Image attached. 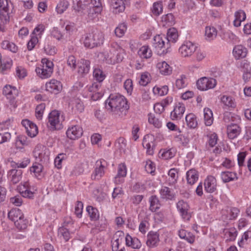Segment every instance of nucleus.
I'll return each instance as SVG.
<instances>
[{"label":"nucleus","mask_w":251,"mask_h":251,"mask_svg":"<svg viewBox=\"0 0 251 251\" xmlns=\"http://www.w3.org/2000/svg\"><path fill=\"white\" fill-rule=\"evenodd\" d=\"M105 107L116 115L123 116L129 108L127 101L123 96L119 94H111L105 101Z\"/></svg>","instance_id":"nucleus-1"},{"label":"nucleus","mask_w":251,"mask_h":251,"mask_svg":"<svg viewBox=\"0 0 251 251\" xmlns=\"http://www.w3.org/2000/svg\"><path fill=\"white\" fill-rule=\"evenodd\" d=\"M103 40L102 33L96 30L87 35L84 41V45L85 47L91 49L102 44Z\"/></svg>","instance_id":"nucleus-2"},{"label":"nucleus","mask_w":251,"mask_h":251,"mask_svg":"<svg viewBox=\"0 0 251 251\" xmlns=\"http://www.w3.org/2000/svg\"><path fill=\"white\" fill-rule=\"evenodd\" d=\"M153 46L157 54H164L168 52L170 48V43L167 42V39L163 35H156L154 38Z\"/></svg>","instance_id":"nucleus-3"},{"label":"nucleus","mask_w":251,"mask_h":251,"mask_svg":"<svg viewBox=\"0 0 251 251\" xmlns=\"http://www.w3.org/2000/svg\"><path fill=\"white\" fill-rule=\"evenodd\" d=\"M41 67L36 69L37 74L42 78H46L51 76L53 72V64L47 58L42 60Z\"/></svg>","instance_id":"nucleus-4"},{"label":"nucleus","mask_w":251,"mask_h":251,"mask_svg":"<svg viewBox=\"0 0 251 251\" xmlns=\"http://www.w3.org/2000/svg\"><path fill=\"white\" fill-rule=\"evenodd\" d=\"M64 120L63 117H60V113L58 111H52L49 115V127L52 129H60L62 128V122Z\"/></svg>","instance_id":"nucleus-5"},{"label":"nucleus","mask_w":251,"mask_h":251,"mask_svg":"<svg viewBox=\"0 0 251 251\" xmlns=\"http://www.w3.org/2000/svg\"><path fill=\"white\" fill-rule=\"evenodd\" d=\"M216 84L217 81L215 79L203 77L197 81V86L199 90L205 91L214 88L216 86Z\"/></svg>","instance_id":"nucleus-6"},{"label":"nucleus","mask_w":251,"mask_h":251,"mask_svg":"<svg viewBox=\"0 0 251 251\" xmlns=\"http://www.w3.org/2000/svg\"><path fill=\"white\" fill-rule=\"evenodd\" d=\"M197 46L190 41H185L179 49L182 56L186 57L191 56L196 51Z\"/></svg>","instance_id":"nucleus-7"},{"label":"nucleus","mask_w":251,"mask_h":251,"mask_svg":"<svg viewBox=\"0 0 251 251\" xmlns=\"http://www.w3.org/2000/svg\"><path fill=\"white\" fill-rule=\"evenodd\" d=\"M113 55L109 57L108 54L104 53H101L100 55L104 57V59L107 63H114L116 60L117 62L122 61L124 58V50L119 47H117V49L116 50H113Z\"/></svg>","instance_id":"nucleus-8"},{"label":"nucleus","mask_w":251,"mask_h":251,"mask_svg":"<svg viewBox=\"0 0 251 251\" xmlns=\"http://www.w3.org/2000/svg\"><path fill=\"white\" fill-rule=\"evenodd\" d=\"M48 153V150L42 145L36 146L33 151V155L36 160L40 162L49 159Z\"/></svg>","instance_id":"nucleus-9"},{"label":"nucleus","mask_w":251,"mask_h":251,"mask_svg":"<svg viewBox=\"0 0 251 251\" xmlns=\"http://www.w3.org/2000/svg\"><path fill=\"white\" fill-rule=\"evenodd\" d=\"M154 137L152 134H147L144 137L142 145L147 149V153L149 155H152L154 153Z\"/></svg>","instance_id":"nucleus-10"},{"label":"nucleus","mask_w":251,"mask_h":251,"mask_svg":"<svg viewBox=\"0 0 251 251\" xmlns=\"http://www.w3.org/2000/svg\"><path fill=\"white\" fill-rule=\"evenodd\" d=\"M176 207L183 219L187 221L190 220L191 216L188 212L189 207L187 202L183 200L179 201L176 204Z\"/></svg>","instance_id":"nucleus-11"},{"label":"nucleus","mask_w":251,"mask_h":251,"mask_svg":"<svg viewBox=\"0 0 251 251\" xmlns=\"http://www.w3.org/2000/svg\"><path fill=\"white\" fill-rule=\"evenodd\" d=\"M23 171L21 170L13 169L7 172V176L10 182L13 184L19 183L22 178Z\"/></svg>","instance_id":"nucleus-12"},{"label":"nucleus","mask_w":251,"mask_h":251,"mask_svg":"<svg viewBox=\"0 0 251 251\" xmlns=\"http://www.w3.org/2000/svg\"><path fill=\"white\" fill-rule=\"evenodd\" d=\"M22 124L26 129L27 135L30 137H35L38 133V128L35 124L28 120H23Z\"/></svg>","instance_id":"nucleus-13"},{"label":"nucleus","mask_w":251,"mask_h":251,"mask_svg":"<svg viewBox=\"0 0 251 251\" xmlns=\"http://www.w3.org/2000/svg\"><path fill=\"white\" fill-rule=\"evenodd\" d=\"M104 166L102 165L101 160H98L96 163V167L93 173L91 175V178L93 180H99L104 174Z\"/></svg>","instance_id":"nucleus-14"},{"label":"nucleus","mask_w":251,"mask_h":251,"mask_svg":"<svg viewBox=\"0 0 251 251\" xmlns=\"http://www.w3.org/2000/svg\"><path fill=\"white\" fill-rule=\"evenodd\" d=\"M82 133V128L77 126L69 128L66 132L67 137L72 140H75L80 137Z\"/></svg>","instance_id":"nucleus-15"},{"label":"nucleus","mask_w":251,"mask_h":251,"mask_svg":"<svg viewBox=\"0 0 251 251\" xmlns=\"http://www.w3.org/2000/svg\"><path fill=\"white\" fill-rule=\"evenodd\" d=\"M46 90L50 93L57 94L62 90V84L60 82L55 79H51L46 83Z\"/></svg>","instance_id":"nucleus-16"},{"label":"nucleus","mask_w":251,"mask_h":251,"mask_svg":"<svg viewBox=\"0 0 251 251\" xmlns=\"http://www.w3.org/2000/svg\"><path fill=\"white\" fill-rule=\"evenodd\" d=\"M205 190L207 192L213 193L216 190L217 181L213 176H208L204 182Z\"/></svg>","instance_id":"nucleus-17"},{"label":"nucleus","mask_w":251,"mask_h":251,"mask_svg":"<svg viewBox=\"0 0 251 251\" xmlns=\"http://www.w3.org/2000/svg\"><path fill=\"white\" fill-rule=\"evenodd\" d=\"M184 105L181 103L176 104L174 110L171 113V118L173 120L181 118L185 111Z\"/></svg>","instance_id":"nucleus-18"},{"label":"nucleus","mask_w":251,"mask_h":251,"mask_svg":"<svg viewBox=\"0 0 251 251\" xmlns=\"http://www.w3.org/2000/svg\"><path fill=\"white\" fill-rule=\"evenodd\" d=\"M159 241V234L156 232L150 231L147 235L146 244L150 248H154L157 246Z\"/></svg>","instance_id":"nucleus-19"},{"label":"nucleus","mask_w":251,"mask_h":251,"mask_svg":"<svg viewBox=\"0 0 251 251\" xmlns=\"http://www.w3.org/2000/svg\"><path fill=\"white\" fill-rule=\"evenodd\" d=\"M126 175V168L124 163H121L119 165L118 168V173L115 177L114 182L116 184H120L123 182L124 177Z\"/></svg>","instance_id":"nucleus-20"},{"label":"nucleus","mask_w":251,"mask_h":251,"mask_svg":"<svg viewBox=\"0 0 251 251\" xmlns=\"http://www.w3.org/2000/svg\"><path fill=\"white\" fill-rule=\"evenodd\" d=\"M74 9L78 12H83L90 6V0H74Z\"/></svg>","instance_id":"nucleus-21"},{"label":"nucleus","mask_w":251,"mask_h":251,"mask_svg":"<svg viewBox=\"0 0 251 251\" xmlns=\"http://www.w3.org/2000/svg\"><path fill=\"white\" fill-rule=\"evenodd\" d=\"M241 128L236 124H232L227 127V134L229 139H233L240 133Z\"/></svg>","instance_id":"nucleus-22"},{"label":"nucleus","mask_w":251,"mask_h":251,"mask_svg":"<svg viewBox=\"0 0 251 251\" xmlns=\"http://www.w3.org/2000/svg\"><path fill=\"white\" fill-rule=\"evenodd\" d=\"M159 72L163 75H168L172 73V68L165 61L158 62L156 65Z\"/></svg>","instance_id":"nucleus-23"},{"label":"nucleus","mask_w":251,"mask_h":251,"mask_svg":"<svg viewBox=\"0 0 251 251\" xmlns=\"http://www.w3.org/2000/svg\"><path fill=\"white\" fill-rule=\"evenodd\" d=\"M90 70V61L85 59H81L78 63V73L83 76L87 74Z\"/></svg>","instance_id":"nucleus-24"},{"label":"nucleus","mask_w":251,"mask_h":251,"mask_svg":"<svg viewBox=\"0 0 251 251\" xmlns=\"http://www.w3.org/2000/svg\"><path fill=\"white\" fill-rule=\"evenodd\" d=\"M3 94L6 97L7 99H9L10 105L14 108L16 107L15 97L13 95V90L11 86L6 85L4 86L3 88Z\"/></svg>","instance_id":"nucleus-25"},{"label":"nucleus","mask_w":251,"mask_h":251,"mask_svg":"<svg viewBox=\"0 0 251 251\" xmlns=\"http://www.w3.org/2000/svg\"><path fill=\"white\" fill-rule=\"evenodd\" d=\"M24 214L22 213L21 210L18 208L12 209L8 213V218L15 223L17 221L22 218L23 217Z\"/></svg>","instance_id":"nucleus-26"},{"label":"nucleus","mask_w":251,"mask_h":251,"mask_svg":"<svg viewBox=\"0 0 251 251\" xmlns=\"http://www.w3.org/2000/svg\"><path fill=\"white\" fill-rule=\"evenodd\" d=\"M247 53V49L242 45L235 46L233 50V55L236 59L246 57Z\"/></svg>","instance_id":"nucleus-27"},{"label":"nucleus","mask_w":251,"mask_h":251,"mask_svg":"<svg viewBox=\"0 0 251 251\" xmlns=\"http://www.w3.org/2000/svg\"><path fill=\"white\" fill-rule=\"evenodd\" d=\"M126 242L127 246H130L133 249H139L141 247V243L138 238H132L129 235H126Z\"/></svg>","instance_id":"nucleus-28"},{"label":"nucleus","mask_w":251,"mask_h":251,"mask_svg":"<svg viewBox=\"0 0 251 251\" xmlns=\"http://www.w3.org/2000/svg\"><path fill=\"white\" fill-rule=\"evenodd\" d=\"M178 235L180 238L186 240L190 244H193L195 240V236L190 232H188L184 229H181L178 232Z\"/></svg>","instance_id":"nucleus-29"},{"label":"nucleus","mask_w":251,"mask_h":251,"mask_svg":"<svg viewBox=\"0 0 251 251\" xmlns=\"http://www.w3.org/2000/svg\"><path fill=\"white\" fill-rule=\"evenodd\" d=\"M239 212V210L235 207H232L229 210L223 211V216H225V219L227 220H232L236 218Z\"/></svg>","instance_id":"nucleus-30"},{"label":"nucleus","mask_w":251,"mask_h":251,"mask_svg":"<svg viewBox=\"0 0 251 251\" xmlns=\"http://www.w3.org/2000/svg\"><path fill=\"white\" fill-rule=\"evenodd\" d=\"M235 19L233 21V24L235 26L238 27L240 26L241 23L244 21L246 18V14L243 10H239L235 13Z\"/></svg>","instance_id":"nucleus-31"},{"label":"nucleus","mask_w":251,"mask_h":251,"mask_svg":"<svg viewBox=\"0 0 251 251\" xmlns=\"http://www.w3.org/2000/svg\"><path fill=\"white\" fill-rule=\"evenodd\" d=\"M187 182L190 185L194 184L198 179V172L195 169H191L186 173Z\"/></svg>","instance_id":"nucleus-32"},{"label":"nucleus","mask_w":251,"mask_h":251,"mask_svg":"<svg viewBox=\"0 0 251 251\" xmlns=\"http://www.w3.org/2000/svg\"><path fill=\"white\" fill-rule=\"evenodd\" d=\"M19 189L23 197L31 198L33 197L34 193L29 189L27 182H25L22 186H19Z\"/></svg>","instance_id":"nucleus-33"},{"label":"nucleus","mask_w":251,"mask_h":251,"mask_svg":"<svg viewBox=\"0 0 251 251\" xmlns=\"http://www.w3.org/2000/svg\"><path fill=\"white\" fill-rule=\"evenodd\" d=\"M111 5L114 9L115 13L123 12L125 8V4L123 0H112Z\"/></svg>","instance_id":"nucleus-34"},{"label":"nucleus","mask_w":251,"mask_h":251,"mask_svg":"<svg viewBox=\"0 0 251 251\" xmlns=\"http://www.w3.org/2000/svg\"><path fill=\"white\" fill-rule=\"evenodd\" d=\"M138 54L143 58L148 59L152 55V51L148 46H142L138 50Z\"/></svg>","instance_id":"nucleus-35"},{"label":"nucleus","mask_w":251,"mask_h":251,"mask_svg":"<svg viewBox=\"0 0 251 251\" xmlns=\"http://www.w3.org/2000/svg\"><path fill=\"white\" fill-rule=\"evenodd\" d=\"M161 197L163 199L172 200L174 198V193L167 187H163L160 191Z\"/></svg>","instance_id":"nucleus-36"},{"label":"nucleus","mask_w":251,"mask_h":251,"mask_svg":"<svg viewBox=\"0 0 251 251\" xmlns=\"http://www.w3.org/2000/svg\"><path fill=\"white\" fill-rule=\"evenodd\" d=\"M203 114L205 125L207 126H211L213 121V113L212 111L208 108H205L203 110Z\"/></svg>","instance_id":"nucleus-37"},{"label":"nucleus","mask_w":251,"mask_h":251,"mask_svg":"<svg viewBox=\"0 0 251 251\" xmlns=\"http://www.w3.org/2000/svg\"><path fill=\"white\" fill-rule=\"evenodd\" d=\"M167 42L169 43L170 42L175 43L178 38L177 31L175 28H171L168 29L167 32Z\"/></svg>","instance_id":"nucleus-38"},{"label":"nucleus","mask_w":251,"mask_h":251,"mask_svg":"<svg viewBox=\"0 0 251 251\" xmlns=\"http://www.w3.org/2000/svg\"><path fill=\"white\" fill-rule=\"evenodd\" d=\"M221 178L224 182H228L234 179H237L236 174L230 172H223L221 173Z\"/></svg>","instance_id":"nucleus-39"},{"label":"nucleus","mask_w":251,"mask_h":251,"mask_svg":"<svg viewBox=\"0 0 251 251\" xmlns=\"http://www.w3.org/2000/svg\"><path fill=\"white\" fill-rule=\"evenodd\" d=\"M1 47L5 50H8L12 52H16L18 51V47L13 43L9 41H3L1 43Z\"/></svg>","instance_id":"nucleus-40"},{"label":"nucleus","mask_w":251,"mask_h":251,"mask_svg":"<svg viewBox=\"0 0 251 251\" xmlns=\"http://www.w3.org/2000/svg\"><path fill=\"white\" fill-rule=\"evenodd\" d=\"M150 209L152 212H155L160 207V204L158 198L156 196H152L150 198Z\"/></svg>","instance_id":"nucleus-41"},{"label":"nucleus","mask_w":251,"mask_h":251,"mask_svg":"<svg viewBox=\"0 0 251 251\" xmlns=\"http://www.w3.org/2000/svg\"><path fill=\"white\" fill-rule=\"evenodd\" d=\"M185 120L187 126L190 128H194L197 126V121L196 116L192 113H190L186 115Z\"/></svg>","instance_id":"nucleus-42"},{"label":"nucleus","mask_w":251,"mask_h":251,"mask_svg":"<svg viewBox=\"0 0 251 251\" xmlns=\"http://www.w3.org/2000/svg\"><path fill=\"white\" fill-rule=\"evenodd\" d=\"M162 22L163 23V26H171L175 23L174 16L171 13L164 15L162 17Z\"/></svg>","instance_id":"nucleus-43"},{"label":"nucleus","mask_w":251,"mask_h":251,"mask_svg":"<svg viewBox=\"0 0 251 251\" xmlns=\"http://www.w3.org/2000/svg\"><path fill=\"white\" fill-rule=\"evenodd\" d=\"M13 6L9 0H0V11L11 10L12 12Z\"/></svg>","instance_id":"nucleus-44"},{"label":"nucleus","mask_w":251,"mask_h":251,"mask_svg":"<svg viewBox=\"0 0 251 251\" xmlns=\"http://www.w3.org/2000/svg\"><path fill=\"white\" fill-rule=\"evenodd\" d=\"M225 235L227 238V240L230 241L234 240L237 236V230L234 227L225 229L224 230Z\"/></svg>","instance_id":"nucleus-45"},{"label":"nucleus","mask_w":251,"mask_h":251,"mask_svg":"<svg viewBox=\"0 0 251 251\" xmlns=\"http://www.w3.org/2000/svg\"><path fill=\"white\" fill-rule=\"evenodd\" d=\"M86 211L88 213L91 220L96 221L99 218V213L98 210L96 208L91 206H88Z\"/></svg>","instance_id":"nucleus-46"},{"label":"nucleus","mask_w":251,"mask_h":251,"mask_svg":"<svg viewBox=\"0 0 251 251\" xmlns=\"http://www.w3.org/2000/svg\"><path fill=\"white\" fill-rule=\"evenodd\" d=\"M205 34L206 38L210 40L216 37L217 31L216 29L213 26H206L205 28Z\"/></svg>","instance_id":"nucleus-47"},{"label":"nucleus","mask_w":251,"mask_h":251,"mask_svg":"<svg viewBox=\"0 0 251 251\" xmlns=\"http://www.w3.org/2000/svg\"><path fill=\"white\" fill-rule=\"evenodd\" d=\"M168 176H169L170 184H175L176 182L178 176L177 170L175 168L170 169L168 172Z\"/></svg>","instance_id":"nucleus-48"},{"label":"nucleus","mask_w":251,"mask_h":251,"mask_svg":"<svg viewBox=\"0 0 251 251\" xmlns=\"http://www.w3.org/2000/svg\"><path fill=\"white\" fill-rule=\"evenodd\" d=\"M89 12H88V17L91 19L93 20L98 17L99 14L100 13L101 11V8H97L95 7H92L91 5L88 7Z\"/></svg>","instance_id":"nucleus-49"},{"label":"nucleus","mask_w":251,"mask_h":251,"mask_svg":"<svg viewBox=\"0 0 251 251\" xmlns=\"http://www.w3.org/2000/svg\"><path fill=\"white\" fill-rule=\"evenodd\" d=\"M73 108L76 110L78 112H81L84 110L83 102L80 99H76L72 101Z\"/></svg>","instance_id":"nucleus-50"},{"label":"nucleus","mask_w":251,"mask_h":251,"mask_svg":"<svg viewBox=\"0 0 251 251\" xmlns=\"http://www.w3.org/2000/svg\"><path fill=\"white\" fill-rule=\"evenodd\" d=\"M16 227L20 230H23L26 228L28 225V221L24 218V215L22 218L19 219L17 222L14 223Z\"/></svg>","instance_id":"nucleus-51"},{"label":"nucleus","mask_w":251,"mask_h":251,"mask_svg":"<svg viewBox=\"0 0 251 251\" xmlns=\"http://www.w3.org/2000/svg\"><path fill=\"white\" fill-rule=\"evenodd\" d=\"M251 68L250 65L248 63H244L243 65V78L245 81H248V79L251 77Z\"/></svg>","instance_id":"nucleus-52"},{"label":"nucleus","mask_w":251,"mask_h":251,"mask_svg":"<svg viewBox=\"0 0 251 251\" xmlns=\"http://www.w3.org/2000/svg\"><path fill=\"white\" fill-rule=\"evenodd\" d=\"M168 87L166 85L158 87L155 86L153 88V92L154 94L162 96L166 95L168 92Z\"/></svg>","instance_id":"nucleus-53"},{"label":"nucleus","mask_w":251,"mask_h":251,"mask_svg":"<svg viewBox=\"0 0 251 251\" xmlns=\"http://www.w3.org/2000/svg\"><path fill=\"white\" fill-rule=\"evenodd\" d=\"M221 101L224 105L228 107H234L235 104L232 97L227 96H223L221 98Z\"/></svg>","instance_id":"nucleus-54"},{"label":"nucleus","mask_w":251,"mask_h":251,"mask_svg":"<svg viewBox=\"0 0 251 251\" xmlns=\"http://www.w3.org/2000/svg\"><path fill=\"white\" fill-rule=\"evenodd\" d=\"M10 10L0 11V20L3 25L9 23L10 20Z\"/></svg>","instance_id":"nucleus-55"},{"label":"nucleus","mask_w":251,"mask_h":251,"mask_svg":"<svg viewBox=\"0 0 251 251\" xmlns=\"http://www.w3.org/2000/svg\"><path fill=\"white\" fill-rule=\"evenodd\" d=\"M186 77L185 75H181L180 77L176 81V87L178 89L185 88L187 85L186 83Z\"/></svg>","instance_id":"nucleus-56"},{"label":"nucleus","mask_w":251,"mask_h":251,"mask_svg":"<svg viewBox=\"0 0 251 251\" xmlns=\"http://www.w3.org/2000/svg\"><path fill=\"white\" fill-rule=\"evenodd\" d=\"M126 30V25L125 23L121 24L115 30V34L118 37H122L124 36Z\"/></svg>","instance_id":"nucleus-57"},{"label":"nucleus","mask_w":251,"mask_h":251,"mask_svg":"<svg viewBox=\"0 0 251 251\" xmlns=\"http://www.w3.org/2000/svg\"><path fill=\"white\" fill-rule=\"evenodd\" d=\"M93 76L99 83L102 81L105 78V75L102 70L100 69L96 68L94 70Z\"/></svg>","instance_id":"nucleus-58"},{"label":"nucleus","mask_w":251,"mask_h":251,"mask_svg":"<svg viewBox=\"0 0 251 251\" xmlns=\"http://www.w3.org/2000/svg\"><path fill=\"white\" fill-rule=\"evenodd\" d=\"M163 11V5L161 1H158L154 3L152 12L155 16L159 15Z\"/></svg>","instance_id":"nucleus-59"},{"label":"nucleus","mask_w":251,"mask_h":251,"mask_svg":"<svg viewBox=\"0 0 251 251\" xmlns=\"http://www.w3.org/2000/svg\"><path fill=\"white\" fill-rule=\"evenodd\" d=\"M149 122L150 124L153 125V126L157 127L160 128L162 126L161 122L158 119V118H156L153 114H149Z\"/></svg>","instance_id":"nucleus-60"},{"label":"nucleus","mask_w":251,"mask_h":251,"mask_svg":"<svg viewBox=\"0 0 251 251\" xmlns=\"http://www.w3.org/2000/svg\"><path fill=\"white\" fill-rule=\"evenodd\" d=\"M84 169L82 164H78L74 167L70 172V176H78L83 173Z\"/></svg>","instance_id":"nucleus-61"},{"label":"nucleus","mask_w":251,"mask_h":251,"mask_svg":"<svg viewBox=\"0 0 251 251\" xmlns=\"http://www.w3.org/2000/svg\"><path fill=\"white\" fill-rule=\"evenodd\" d=\"M69 5V3L66 0L60 1L56 6V10L58 13L62 14L65 11Z\"/></svg>","instance_id":"nucleus-62"},{"label":"nucleus","mask_w":251,"mask_h":251,"mask_svg":"<svg viewBox=\"0 0 251 251\" xmlns=\"http://www.w3.org/2000/svg\"><path fill=\"white\" fill-rule=\"evenodd\" d=\"M150 80V75L148 72H145L141 75L139 83L142 86L147 85Z\"/></svg>","instance_id":"nucleus-63"},{"label":"nucleus","mask_w":251,"mask_h":251,"mask_svg":"<svg viewBox=\"0 0 251 251\" xmlns=\"http://www.w3.org/2000/svg\"><path fill=\"white\" fill-rule=\"evenodd\" d=\"M45 108V103H41L37 106L35 110V113L37 119H41Z\"/></svg>","instance_id":"nucleus-64"}]
</instances>
